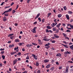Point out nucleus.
Segmentation results:
<instances>
[{"mask_svg":"<svg viewBox=\"0 0 73 73\" xmlns=\"http://www.w3.org/2000/svg\"><path fill=\"white\" fill-rule=\"evenodd\" d=\"M50 45V44L49 43H48L46 44L45 45V46H47L46 47H45V48H46L47 49H48L49 48H50V46H49V45Z\"/></svg>","mask_w":73,"mask_h":73,"instance_id":"nucleus-1","label":"nucleus"},{"mask_svg":"<svg viewBox=\"0 0 73 73\" xmlns=\"http://www.w3.org/2000/svg\"><path fill=\"white\" fill-rule=\"evenodd\" d=\"M36 29H37V27H34L33 29L31 30V31L34 33H35L36 32Z\"/></svg>","mask_w":73,"mask_h":73,"instance_id":"nucleus-2","label":"nucleus"},{"mask_svg":"<svg viewBox=\"0 0 73 73\" xmlns=\"http://www.w3.org/2000/svg\"><path fill=\"white\" fill-rule=\"evenodd\" d=\"M69 72V66H67L66 67V68L65 70V72L66 73H68Z\"/></svg>","mask_w":73,"mask_h":73,"instance_id":"nucleus-3","label":"nucleus"},{"mask_svg":"<svg viewBox=\"0 0 73 73\" xmlns=\"http://www.w3.org/2000/svg\"><path fill=\"white\" fill-rule=\"evenodd\" d=\"M54 36L56 38H59V36H58V35L57 36V34H54Z\"/></svg>","mask_w":73,"mask_h":73,"instance_id":"nucleus-4","label":"nucleus"},{"mask_svg":"<svg viewBox=\"0 0 73 73\" xmlns=\"http://www.w3.org/2000/svg\"><path fill=\"white\" fill-rule=\"evenodd\" d=\"M17 59H15L14 61H13V65H15V64L17 63Z\"/></svg>","mask_w":73,"mask_h":73,"instance_id":"nucleus-5","label":"nucleus"},{"mask_svg":"<svg viewBox=\"0 0 73 73\" xmlns=\"http://www.w3.org/2000/svg\"><path fill=\"white\" fill-rule=\"evenodd\" d=\"M24 44V42L23 43H19L18 44L19 45V46H21V45H23Z\"/></svg>","mask_w":73,"mask_h":73,"instance_id":"nucleus-6","label":"nucleus"},{"mask_svg":"<svg viewBox=\"0 0 73 73\" xmlns=\"http://www.w3.org/2000/svg\"><path fill=\"white\" fill-rule=\"evenodd\" d=\"M49 60L48 59H46L44 60V62H45V63H46V62H49Z\"/></svg>","mask_w":73,"mask_h":73,"instance_id":"nucleus-7","label":"nucleus"},{"mask_svg":"<svg viewBox=\"0 0 73 73\" xmlns=\"http://www.w3.org/2000/svg\"><path fill=\"white\" fill-rule=\"evenodd\" d=\"M27 47H30V46H32V44H27L26 45Z\"/></svg>","mask_w":73,"mask_h":73,"instance_id":"nucleus-8","label":"nucleus"},{"mask_svg":"<svg viewBox=\"0 0 73 73\" xmlns=\"http://www.w3.org/2000/svg\"><path fill=\"white\" fill-rule=\"evenodd\" d=\"M50 65H51V64H49L46 66V68H50Z\"/></svg>","mask_w":73,"mask_h":73,"instance_id":"nucleus-9","label":"nucleus"},{"mask_svg":"<svg viewBox=\"0 0 73 73\" xmlns=\"http://www.w3.org/2000/svg\"><path fill=\"white\" fill-rule=\"evenodd\" d=\"M8 11H5L4 12V13L2 14V15H4V14H5V13H8Z\"/></svg>","mask_w":73,"mask_h":73,"instance_id":"nucleus-10","label":"nucleus"},{"mask_svg":"<svg viewBox=\"0 0 73 73\" xmlns=\"http://www.w3.org/2000/svg\"><path fill=\"white\" fill-rule=\"evenodd\" d=\"M66 17L67 20H69V16L68 15H66Z\"/></svg>","mask_w":73,"mask_h":73,"instance_id":"nucleus-11","label":"nucleus"},{"mask_svg":"<svg viewBox=\"0 0 73 73\" xmlns=\"http://www.w3.org/2000/svg\"><path fill=\"white\" fill-rule=\"evenodd\" d=\"M61 23H59L57 25H56V27L57 28H59L60 27V25H61Z\"/></svg>","mask_w":73,"mask_h":73,"instance_id":"nucleus-12","label":"nucleus"},{"mask_svg":"<svg viewBox=\"0 0 73 73\" xmlns=\"http://www.w3.org/2000/svg\"><path fill=\"white\" fill-rule=\"evenodd\" d=\"M57 57H61V54L60 53H58L56 55Z\"/></svg>","mask_w":73,"mask_h":73,"instance_id":"nucleus-13","label":"nucleus"},{"mask_svg":"<svg viewBox=\"0 0 73 73\" xmlns=\"http://www.w3.org/2000/svg\"><path fill=\"white\" fill-rule=\"evenodd\" d=\"M56 25H57V23H53L52 27H54V26H56Z\"/></svg>","mask_w":73,"mask_h":73,"instance_id":"nucleus-14","label":"nucleus"},{"mask_svg":"<svg viewBox=\"0 0 73 73\" xmlns=\"http://www.w3.org/2000/svg\"><path fill=\"white\" fill-rule=\"evenodd\" d=\"M52 15V13H48V15H47V17L48 18L50 16V15Z\"/></svg>","mask_w":73,"mask_h":73,"instance_id":"nucleus-15","label":"nucleus"},{"mask_svg":"<svg viewBox=\"0 0 73 73\" xmlns=\"http://www.w3.org/2000/svg\"><path fill=\"white\" fill-rule=\"evenodd\" d=\"M16 42H20V40L18 39H16L15 40Z\"/></svg>","mask_w":73,"mask_h":73,"instance_id":"nucleus-16","label":"nucleus"},{"mask_svg":"<svg viewBox=\"0 0 73 73\" xmlns=\"http://www.w3.org/2000/svg\"><path fill=\"white\" fill-rule=\"evenodd\" d=\"M16 52H11V55H13V54H15V53Z\"/></svg>","mask_w":73,"mask_h":73,"instance_id":"nucleus-17","label":"nucleus"},{"mask_svg":"<svg viewBox=\"0 0 73 73\" xmlns=\"http://www.w3.org/2000/svg\"><path fill=\"white\" fill-rule=\"evenodd\" d=\"M13 46H14V45L12 44V45H9V48H12V47H13Z\"/></svg>","mask_w":73,"mask_h":73,"instance_id":"nucleus-18","label":"nucleus"},{"mask_svg":"<svg viewBox=\"0 0 73 73\" xmlns=\"http://www.w3.org/2000/svg\"><path fill=\"white\" fill-rule=\"evenodd\" d=\"M46 28L47 29H51V27H50V26H47Z\"/></svg>","mask_w":73,"mask_h":73,"instance_id":"nucleus-19","label":"nucleus"},{"mask_svg":"<svg viewBox=\"0 0 73 73\" xmlns=\"http://www.w3.org/2000/svg\"><path fill=\"white\" fill-rule=\"evenodd\" d=\"M61 16H62V15H61V14H59L58 15V17H59V18L61 17Z\"/></svg>","mask_w":73,"mask_h":73,"instance_id":"nucleus-20","label":"nucleus"},{"mask_svg":"<svg viewBox=\"0 0 73 73\" xmlns=\"http://www.w3.org/2000/svg\"><path fill=\"white\" fill-rule=\"evenodd\" d=\"M70 48L72 49V50H73V45H72L71 46H70Z\"/></svg>","mask_w":73,"mask_h":73,"instance_id":"nucleus-21","label":"nucleus"},{"mask_svg":"<svg viewBox=\"0 0 73 73\" xmlns=\"http://www.w3.org/2000/svg\"><path fill=\"white\" fill-rule=\"evenodd\" d=\"M68 14H72V13H73V12L71 11H69L68 12Z\"/></svg>","mask_w":73,"mask_h":73,"instance_id":"nucleus-22","label":"nucleus"},{"mask_svg":"<svg viewBox=\"0 0 73 73\" xmlns=\"http://www.w3.org/2000/svg\"><path fill=\"white\" fill-rule=\"evenodd\" d=\"M4 53V51H2L1 52V54L2 55H3Z\"/></svg>","mask_w":73,"mask_h":73,"instance_id":"nucleus-23","label":"nucleus"},{"mask_svg":"<svg viewBox=\"0 0 73 73\" xmlns=\"http://www.w3.org/2000/svg\"><path fill=\"white\" fill-rule=\"evenodd\" d=\"M63 8L64 10V11H66V10L67 8H66V6L63 7Z\"/></svg>","mask_w":73,"mask_h":73,"instance_id":"nucleus-24","label":"nucleus"},{"mask_svg":"<svg viewBox=\"0 0 73 73\" xmlns=\"http://www.w3.org/2000/svg\"><path fill=\"white\" fill-rule=\"evenodd\" d=\"M53 69H54V67H52L50 69V70H51V71H52V70H53Z\"/></svg>","mask_w":73,"mask_h":73,"instance_id":"nucleus-25","label":"nucleus"},{"mask_svg":"<svg viewBox=\"0 0 73 73\" xmlns=\"http://www.w3.org/2000/svg\"><path fill=\"white\" fill-rule=\"evenodd\" d=\"M36 66H38L39 65V63L38 62H36Z\"/></svg>","mask_w":73,"mask_h":73,"instance_id":"nucleus-26","label":"nucleus"},{"mask_svg":"<svg viewBox=\"0 0 73 73\" xmlns=\"http://www.w3.org/2000/svg\"><path fill=\"white\" fill-rule=\"evenodd\" d=\"M32 44L33 45H37V44H36V43L33 42Z\"/></svg>","mask_w":73,"mask_h":73,"instance_id":"nucleus-27","label":"nucleus"},{"mask_svg":"<svg viewBox=\"0 0 73 73\" xmlns=\"http://www.w3.org/2000/svg\"><path fill=\"white\" fill-rule=\"evenodd\" d=\"M46 33H49V32L48 29H46Z\"/></svg>","mask_w":73,"mask_h":73,"instance_id":"nucleus-28","label":"nucleus"},{"mask_svg":"<svg viewBox=\"0 0 73 73\" xmlns=\"http://www.w3.org/2000/svg\"><path fill=\"white\" fill-rule=\"evenodd\" d=\"M58 32H59V30H56V33H58Z\"/></svg>","mask_w":73,"mask_h":73,"instance_id":"nucleus-29","label":"nucleus"},{"mask_svg":"<svg viewBox=\"0 0 73 73\" xmlns=\"http://www.w3.org/2000/svg\"><path fill=\"white\" fill-rule=\"evenodd\" d=\"M2 58H3V60H4V59H5V56L2 55Z\"/></svg>","mask_w":73,"mask_h":73,"instance_id":"nucleus-30","label":"nucleus"},{"mask_svg":"<svg viewBox=\"0 0 73 73\" xmlns=\"http://www.w3.org/2000/svg\"><path fill=\"white\" fill-rule=\"evenodd\" d=\"M64 46L66 48H68V45H64Z\"/></svg>","mask_w":73,"mask_h":73,"instance_id":"nucleus-31","label":"nucleus"},{"mask_svg":"<svg viewBox=\"0 0 73 73\" xmlns=\"http://www.w3.org/2000/svg\"><path fill=\"white\" fill-rule=\"evenodd\" d=\"M18 56H21V52H19L18 53V54H17Z\"/></svg>","mask_w":73,"mask_h":73,"instance_id":"nucleus-32","label":"nucleus"},{"mask_svg":"<svg viewBox=\"0 0 73 73\" xmlns=\"http://www.w3.org/2000/svg\"><path fill=\"white\" fill-rule=\"evenodd\" d=\"M15 12H16V11H15V10H13L12 12V13L13 14V13H15Z\"/></svg>","mask_w":73,"mask_h":73,"instance_id":"nucleus-33","label":"nucleus"},{"mask_svg":"<svg viewBox=\"0 0 73 73\" xmlns=\"http://www.w3.org/2000/svg\"><path fill=\"white\" fill-rule=\"evenodd\" d=\"M63 35H64V37H66V36H67V35H66V34L63 33Z\"/></svg>","mask_w":73,"mask_h":73,"instance_id":"nucleus-34","label":"nucleus"},{"mask_svg":"<svg viewBox=\"0 0 73 73\" xmlns=\"http://www.w3.org/2000/svg\"><path fill=\"white\" fill-rule=\"evenodd\" d=\"M32 56H33L34 58H35V57H36V55H34L33 54H32Z\"/></svg>","mask_w":73,"mask_h":73,"instance_id":"nucleus-35","label":"nucleus"},{"mask_svg":"<svg viewBox=\"0 0 73 73\" xmlns=\"http://www.w3.org/2000/svg\"><path fill=\"white\" fill-rule=\"evenodd\" d=\"M4 15V16H8L9 15V14L8 13H6Z\"/></svg>","mask_w":73,"mask_h":73,"instance_id":"nucleus-36","label":"nucleus"},{"mask_svg":"<svg viewBox=\"0 0 73 73\" xmlns=\"http://www.w3.org/2000/svg\"><path fill=\"white\" fill-rule=\"evenodd\" d=\"M43 40H44V41H49V40L48 39H43Z\"/></svg>","mask_w":73,"mask_h":73,"instance_id":"nucleus-37","label":"nucleus"},{"mask_svg":"<svg viewBox=\"0 0 73 73\" xmlns=\"http://www.w3.org/2000/svg\"><path fill=\"white\" fill-rule=\"evenodd\" d=\"M40 13H38V14L37 15L36 17H39V16H40Z\"/></svg>","mask_w":73,"mask_h":73,"instance_id":"nucleus-38","label":"nucleus"},{"mask_svg":"<svg viewBox=\"0 0 73 73\" xmlns=\"http://www.w3.org/2000/svg\"><path fill=\"white\" fill-rule=\"evenodd\" d=\"M41 71L40 70H38L37 72V73H40Z\"/></svg>","mask_w":73,"mask_h":73,"instance_id":"nucleus-39","label":"nucleus"},{"mask_svg":"<svg viewBox=\"0 0 73 73\" xmlns=\"http://www.w3.org/2000/svg\"><path fill=\"white\" fill-rule=\"evenodd\" d=\"M5 50V48H3V49L1 48L0 49V50H1H1Z\"/></svg>","mask_w":73,"mask_h":73,"instance_id":"nucleus-40","label":"nucleus"},{"mask_svg":"<svg viewBox=\"0 0 73 73\" xmlns=\"http://www.w3.org/2000/svg\"><path fill=\"white\" fill-rule=\"evenodd\" d=\"M38 20L39 21V22H41V18H38Z\"/></svg>","mask_w":73,"mask_h":73,"instance_id":"nucleus-41","label":"nucleus"},{"mask_svg":"<svg viewBox=\"0 0 73 73\" xmlns=\"http://www.w3.org/2000/svg\"><path fill=\"white\" fill-rule=\"evenodd\" d=\"M11 11H12V8H11L8 10V11H9V12H11Z\"/></svg>","mask_w":73,"mask_h":73,"instance_id":"nucleus-42","label":"nucleus"},{"mask_svg":"<svg viewBox=\"0 0 73 73\" xmlns=\"http://www.w3.org/2000/svg\"><path fill=\"white\" fill-rule=\"evenodd\" d=\"M64 54H66H66H68V51H67L66 52H64Z\"/></svg>","mask_w":73,"mask_h":73,"instance_id":"nucleus-43","label":"nucleus"},{"mask_svg":"<svg viewBox=\"0 0 73 73\" xmlns=\"http://www.w3.org/2000/svg\"><path fill=\"white\" fill-rule=\"evenodd\" d=\"M29 56H27V57L26 58V59L27 60H29Z\"/></svg>","mask_w":73,"mask_h":73,"instance_id":"nucleus-44","label":"nucleus"},{"mask_svg":"<svg viewBox=\"0 0 73 73\" xmlns=\"http://www.w3.org/2000/svg\"><path fill=\"white\" fill-rule=\"evenodd\" d=\"M38 43L39 44H42V42L41 41L39 42H38Z\"/></svg>","mask_w":73,"mask_h":73,"instance_id":"nucleus-45","label":"nucleus"},{"mask_svg":"<svg viewBox=\"0 0 73 73\" xmlns=\"http://www.w3.org/2000/svg\"><path fill=\"white\" fill-rule=\"evenodd\" d=\"M66 32H70L71 31H70V30H67L66 31Z\"/></svg>","mask_w":73,"mask_h":73,"instance_id":"nucleus-46","label":"nucleus"},{"mask_svg":"<svg viewBox=\"0 0 73 73\" xmlns=\"http://www.w3.org/2000/svg\"><path fill=\"white\" fill-rule=\"evenodd\" d=\"M56 65H59V63H58V62H56Z\"/></svg>","mask_w":73,"mask_h":73,"instance_id":"nucleus-47","label":"nucleus"},{"mask_svg":"<svg viewBox=\"0 0 73 73\" xmlns=\"http://www.w3.org/2000/svg\"><path fill=\"white\" fill-rule=\"evenodd\" d=\"M37 21H35L33 23V24H34V25H35L36 24H37Z\"/></svg>","mask_w":73,"mask_h":73,"instance_id":"nucleus-48","label":"nucleus"},{"mask_svg":"<svg viewBox=\"0 0 73 73\" xmlns=\"http://www.w3.org/2000/svg\"><path fill=\"white\" fill-rule=\"evenodd\" d=\"M44 21H45V19H43L42 20V23H44Z\"/></svg>","mask_w":73,"mask_h":73,"instance_id":"nucleus-49","label":"nucleus"},{"mask_svg":"<svg viewBox=\"0 0 73 73\" xmlns=\"http://www.w3.org/2000/svg\"><path fill=\"white\" fill-rule=\"evenodd\" d=\"M52 29L53 31H56V29H55L54 28H53Z\"/></svg>","mask_w":73,"mask_h":73,"instance_id":"nucleus-50","label":"nucleus"},{"mask_svg":"<svg viewBox=\"0 0 73 73\" xmlns=\"http://www.w3.org/2000/svg\"><path fill=\"white\" fill-rule=\"evenodd\" d=\"M51 50H55V48H51Z\"/></svg>","mask_w":73,"mask_h":73,"instance_id":"nucleus-51","label":"nucleus"},{"mask_svg":"<svg viewBox=\"0 0 73 73\" xmlns=\"http://www.w3.org/2000/svg\"><path fill=\"white\" fill-rule=\"evenodd\" d=\"M70 23H72V21L73 22V19H71L70 21Z\"/></svg>","mask_w":73,"mask_h":73,"instance_id":"nucleus-52","label":"nucleus"},{"mask_svg":"<svg viewBox=\"0 0 73 73\" xmlns=\"http://www.w3.org/2000/svg\"><path fill=\"white\" fill-rule=\"evenodd\" d=\"M13 4H14V3L12 2V3H11V6H12L13 5Z\"/></svg>","mask_w":73,"mask_h":73,"instance_id":"nucleus-53","label":"nucleus"},{"mask_svg":"<svg viewBox=\"0 0 73 73\" xmlns=\"http://www.w3.org/2000/svg\"><path fill=\"white\" fill-rule=\"evenodd\" d=\"M65 38L66 39H67L68 40H69V38L68 37H66Z\"/></svg>","mask_w":73,"mask_h":73,"instance_id":"nucleus-54","label":"nucleus"},{"mask_svg":"<svg viewBox=\"0 0 73 73\" xmlns=\"http://www.w3.org/2000/svg\"><path fill=\"white\" fill-rule=\"evenodd\" d=\"M7 20V18H5L3 19V21H5Z\"/></svg>","mask_w":73,"mask_h":73,"instance_id":"nucleus-55","label":"nucleus"},{"mask_svg":"<svg viewBox=\"0 0 73 73\" xmlns=\"http://www.w3.org/2000/svg\"><path fill=\"white\" fill-rule=\"evenodd\" d=\"M49 32H50V33H53V32L51 30H50L49 31Z\"/></svg>","mask_w":73,"mask_h":73,"instance_id":"nucleus-56","label":"nucleus"},{"mask_svg":"<svg viewBox=\"0 0 73 73\" xmlns=\"http://www.w3.org/2000/svg\"><path fill=\"white\" fill-rule=\"evenodd\" d=\"M3 65V64H2L1 62H0V67H1V66H2Z\"/></svg>","mask_w":73,"mask_h":73,"instance_id":"nucleus-57","label":"nucleus"},{"mask_svg":"<svg viewBox=\"0 0 73 73\" xmlns=\"http://www.w3.org/2000/svg\"><path fill=\"white\" fill-rule=\"evenodd\" d=\"M51 62H52V63H53V62H54V60H51Z\"/></svg>","mask_w":73,"mask_h":73,"instance_id":"nucleus-58","label":"nucleus"},{"mask_svg":"<svg viewBox=\"0 0 73 73\" xmlns=\"http://www.w3.org/2000/svg\"><path fill=\"white\" fill-rule=\"evenodd\" d=\"M15 26H17L18 25V24L17 23H15Z\"/></svg>","mask_w":73,"mask_h":73,"instance_id":"nucleus-59","label":"nucleus"},{"mask_svg":"<svg viewBox=\"0 0 73 73\" xmlns=\"http://www.w3.org/2000/svg\"><path fill=\"white\" fill-rule=\"evenodd\" d=\"M22 51H23V52H24V51H25V49H24V48H23L22 49Z\"/></svg>","mask_w":73,"mask_h":73,"instance_id":"nucleus-60","label":"nucleus"},{"mask_svg":"<svg viewBox=\"0 0 73 73\" xmlns=\"http://www.w3.org/2000/svg\"><path fill=\"white\" fill-rule=\"evenodd\" d=\"M4 2L2 3L0 5H2V6H3V4H4Z\"/></svg>","mask_w":73,"mask_h":73,"instance_id":"nucleus-61","label":"nucleus"},{"mask_svg":"<svg viewBox=\"0 0 73 73\" xmlns=\"http://www.w3.org/2000/svg\"><path fill=\"white\" fill-rule=\"evenodd\" d=\"M70 27L72 29H73V26H72V25H70Z\"/></svg>","mask_w":73,"mask_h":73,"instance_id":"nucleus-62","label":"nucleus"},{"mask_svg":"<svg viewBox=\"0 0 73 73\" xmlns=\"http://www.w3.org/2000/svg\"><path fill=\"white\" fill-rule=\"evenodd\" d=\"M67 52L68 54H70V53H71V52L70 51L69 52L68 51H67Z\"/></svg>","mask_w":73,"mask_h":73,"instance_id":"nucleus-63","label":"nucleus"},{"mask_svg":"<svg viewBox=\"0 0 73 73\" xmlns=\"http://www.w3.org/2000/svg\"><path fill=\"white\" fill-rule=\"evenodd\" d=\"M22 73H27V71H25L24 72H23Z\"/></svg>","mask_w":73,"mask_h":73,"instance_id":"nucleus-64","label":"nucleus"}]
</instances>
